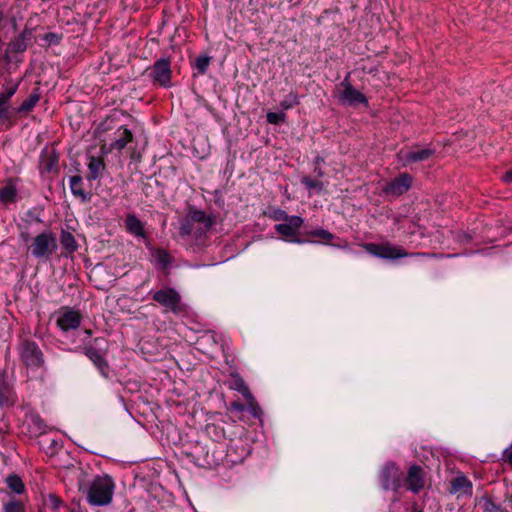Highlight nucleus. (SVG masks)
Masks as SVG:
<instances>
[{
	"label": "nucleus",
	"mask_w": 512,
	"mask_h": 512,
	"mask_svg": "<svg viewBox=\"0 0 512 512\" xmlns=\"http://www.w3.org/2000/svg\"><path fill=\"white\" fill-rule=\"evenodd\" d=\"M114 482L109 476H97L86 490L87 501L94 506H105L111 503Z\"/></svg>",
	"instance_id": "f257e3e1"
},
{
	"label": "nucleus",
	"mask_w": 512,
	"mask_h": 512,
	"mask_svg": "<svg viewBox=\"0 0 512 512\" xmlns=\"http://www.w3.org/2000/svg\"><path fill=\"white\" fill-rule=\"evenodd\" d=\"M17 350L21 362L27 369L38 370L44 367V354L35 341L26 338L21 339Z\"/></svg>",
	"instance_id": "f03ea898"
},
{
	"label": "nucleus",
	"mask_w": 512,
	"mask_h": 512,
	"mask_svg": "<svg viewBox=\"0 0 512 512\" xmlns=\"http://www.w3.org/2000/svg\"><path fill=\"white\" fill-rule=\"evenodd\" d=\"M363 248L371 255L388 260H394L410 256L402 247L394 246L389 242L385 243H365ZM425 253H414L411 256H425Z\"/></svg>",
	"instance_id": "7ed1b4c3"
},
{
	"label": "nucleus",
	"mask_w": 512,
	"mask_h": 512,
	"mask_svg": "<svg viewBox=\"0 0 512 512\" xmlns=\"http://www.w3.org/2000/svg\"><path fill=\"white\" fill-rule=\"evenodd\" d=\"M152 299L164 307L166 311L174 314H181L186 311V306L182 303L180 293L172 287L155 291Z\"/></svg>",
	"instance_id": "20e7f679"
},
{
	"label": "nucleus",
	"mask_w": 512,
	"mask_h": 512,
	"mask_svg": "<svg viewBox=\"0 0 512 512\" xmlns=\"http://www.w3.org/2000/svg\"><path fill=\"white\" fill-rule=\"evenodd\" d=\"M106 339L95 338L92 343L84 347L85 355L94 363L100 373L107 377L109 374V365L105 359L107 353Z\"/></svg>",
	"instance_id": "39448f33"
},
{
	"label": "nucleus",
	"mask_w": 512,
	"mask_h": 512,
	"mask_svg": "<svg viewBox=\"0 0 512 512\" xmlns=\"http://www.w3.org/2000/svg\"><path fill=\"white\" fill-rule=\"evenodd\" d=\"M31 253L35 258H48L57 249V241L51 231L38 234L30 245Z\"/></svg>",
	"instance_id": "423d86ee"
},
{
	"label": "nucleus",
	"mask_w": 512,
	"mask_h": 512,
	"mask_svg": "<svg viewBox=\"0 0 512 512\" xmlns=\"http://www.w3.org/2000/svg\"><path fill=\"white\" fill-rule=\"evenodd\" d=\"M59 153L53 146H45L39 155L38 169L42 177H53L59 172Z\"/></svg>",
	"instance_id": "0eeeda50"
},
{
	"label": "nucleus",
	"mask_w": 512,
	"mask_h": 512,
	"mask_svg": "<svg viewBox=\"0 0 512 512\" xmlns=\"http://www.w3.org/2000/svg\"><path fill=\"white\" fill-rule=\"evenodd\" d=\"M149 77L153 84L164 88L171 87L172 70L169 58H160L150 68Z\"/></svg>",
	"instance_id": "6e6552de"
},
{
	"label": "nucleus",
	"mask_w": 512,
	"mask_h": 512,
	"mask_svg": "<svg viewBox=\"0 0 512 512\" xmlns=\"http://www.w3.org/2000/svg\"><path fill=\"white\" fill-rule=\"evenodd\" d=\"M380 481L384 490L397 491L402 486L403 472L395 463H387L381 470Z\"/></svg>",
	"instance_id": "1a4fd4ad"
},
{
	"label": "nucleus",
	"mask_w": 512,
	"mask_h": 512,
	"mask_svg": "<svg viewBox=\"0 0 512 512\" xmlns=\"http://www.w3.org/2000/svg\"><path fill=\"white\" fill-rule=\"evenodd\" d=\"M304 220L302 217L292 215L286 222L275 225V231L285 239H289L292 242L304 243L306 240L295 238L299 234V229L303 225Z\"/></svg>",
	"instance_id": "9d476101"
},
{
	"label": "nucleus",
	"mask_w": 512,
	"mask_h": 512,
	"mask_svg": "<svg viewBox=\"0 0 512 512\" xmlns=\"http://www.w3.org/2000/svg\"><path fill=\"white\" fill-rule=\"evenodd\" d=\"M350 73L346 75L344 80L340 83L342 91L340 93V101L344 104L357 105V104H368L366 96L355 89L349 81Z\"/></svg>",
	"instance_id": "9b49d317"
},
{
	"label": "nucleus",
	"mask_w": 512,
	"mask_h": 512,
	"mask_svg": "<svg viewBox=\"0 0 512 512\" xmlns=\"http://www.w3.org/2000/svg\"><path fill=\"white\" fill-rule=\"evenodd\" d=\"M412 182L413 178L410 174L401 173L385 185L383 192L387 195L401 196L411 188Z\"/></svg>",
	"instance_id": "f8f14e48"
},
{
	"label": "nucleus",
	"mask_w": 512,
	"mask_h": 512,
	"mask_svg": "<svg viewBox=\"0 0 512 512\" xmlns=\"http://www.w3.org/2000/svg\"><path fill=\"white\" fill-rule=\"evenodd\" d=\"M59 313L57 325L61 330H75L80 326L82 316L79 311L71 307H62Z\"/></svg>",
	"instance_id": "ddd939ff"
},
{
	"label": "nucleus",
	"mask_w": 512,
	"mask_h": 512,
	"mask_svg": "<svg viewBox=\"0 0 512 512\" xmlns=\"http://www.w3.org/2000/svg\"><path fill=\"white\" fill-rule=\"evenodd\" d=\"M249 455V450L241 441H231L227 447L225 462L227 465H236L242 463Z\"/></svg>",
	"instance_id": "4468645a"
},
{
	"label": "nucleus",
	"mask_w": 512,
	"mask_h": 512,
	"mask_svg": "<svg viewBox=\"0 0 512 512\" xmlns=\"http://www.w3.org/2000/svg\"><path fill=\"white\" fill-rule=\"evenodd\" d=\"M434 153L435 150L431 148L420 149L419 147H413L406 152L400 151L398 156L403 162V165L406 166L411 163L426 161L431 158Z\"/></svg>",
	"instance_id": "2eb2a0df"
},
{
	"label": "nucleus",
	"mask_w": 512,
	"mask_h": 512,
	"mask_svg": "<svg viewBox=\"0 0 512 512\" xmlns=\"http://www.w3.org/2000/svg\"><path fill=\"white\" fill-rule=\"evenodd\" d=\"M424 476V470L421 466H410L405 478L407 489L415 494L419 493L425 486Z\"/></svg>",
	"instance_id": "dca6fc26"
},
{
	"label": "nucleus",
	"mask_w": 512,
	"mask_h": 512,
	"mask_svg": "<svg viewBox=\"0 0 512 512\" xmlns=\"http://www.w3.org/2000/svg\"><path fill=\"white\" fill-rule=\"evenodd\" d=\"M116 134L117 138L109 145L107 150L105 145L101 147V152L103 154L110 153L113 150L122 151L134 138L132 131L122 126L117 130Z\"/></svg>",
	"instance_id": "f3484780"
},
{
	"label": "nucleus",
	"mask_w": 512,
	"mask_h": 512,
	"mask_svg": "<svg viewBox=\"0 0 512 512\" xmlns=\"http://www.w3.org/2000/svg\"><path fill=\"white\" fill-rule=\"evenodd\" d=\"M233 377H234V382H233V385L231 386V388L236 390V391H238L239 393H241L243 395V397L248 402V405L250 407L251 413L254 416H258V411L260 409H259V407L257 405V402H256L254 396L250 392L249 387L246 385L244 380L239 375H236V376H233Z\"/></svg>",
	"instance_id": "a211bd4d"
},
{
	"label": "nucleus",
	"mask_w": 512,
	"mask_h": 512,
	"mask_svg": "<svg viewBox=\"0 0 512 512\" xmlns=\"http://www.w3.org/2000/svg\"><path fill=\"white\" fill-rule=\"evenodd\" d=\"M41 92L39 88L33 89L30 95L18 106L14 107L16 119L30 113L40 101Z\"/></svg>",
	"instance_id": "6ab92c4d"
},
{
	"label": "nucleus",
	"mask_w": 512,
	"mask_h": 512,
	"mask_svg": "<svg viewBox=\"0 0 512 512\" xmlns=\"http://www.w3.org/2000/svg\"><path fill=\"white\" fill-rule=\"evenodd\" d=\"M186 216L199 227L200 234H204L213 225L212 219L204 211L190 209Z\"/></svg>",
	"instance_id": "aec40b11"
},
{
	"label": "nucleus",
	"mask_w": 512,
	"mask_h": 512,
	"mask_svg": "<svg viewBox=\"0 0 512 512\" xmlns=\"http://www.w3.org/2000/svg\"><path fill=\"white\" fill-rule=\"evenodd\" d=\"M16 114L11 102L0 97V125H6L7 128L16 123Z\"/></svg>",
	"instance_id": "412c9836"
},
{
	"label": "nucleus",
	"mask_w": 512,
	"mask_h": 512,
	"mask_svg": "<svg viewBox=\"0 0 512 512\" xmlns=\"http://www.w3.org/2000/svg\"><path fill=\"white\" fill-rule=\"evenodd\" d=\"M88 160V174L86 175V179L92 181L100 178L106 169L103 157L89 156Z\"/></svg>",
	"instance_id": "4be33fe9"
},
{
	"label": "nucleus",
	"mask_w": 512,
	"mask_h": 512,
	"mask_svg": "<svg viewBox=\"0 0 512 512\" xmlns=\"http://www.w3.org/2000/svg\"><path fill=\"white\" fill-rule=\"evenodd\" d=\"M83 178L80 175L70 177V190L74 197L80 199L82 203L91 200L92 194L83 189Z\"/></svg>",
	"instance_id": "5701e85b"
},
{
	"label": "nucleus",
	"mask_w": 512,
	"mask_h": 512,
	"mask_svg": "<svg viewBox=\"0 0 512 512\" xmlns=\"http://www.w3.org/2000/svg\"><path fill=\"white\" fill-rule=\"evenodd\" d=\"M450 493H461L464 495H472V483L464 475H458L451 480Z\"/></svg>",
	"instance_id": "b1692460"
},
{
	"label": "nucleus",
	"mask_w": 512,
	"mask_h": 512,
	"mask_svg": "<svg viewBox=\"0 0 512 512\" xmlns=\"http://www.w3.org/2000/svg\"><path fill=\"white\" fill-rule=\"evenodd\" d=\"M126 230L137 237H145L144 225L135 214H128L125 219Z\"/></svg>",
	"instance_id": "393cba45"
},
{
	"label": "nucleus",
	"mask_w": 512,
	"mask_h": 512,
	"mask_svg": "<svg viewBox=\"0 0 512 512\" xmlns=\"http://www.w3.org/2000/svg\"><path fill=\"white\" fill-rule=\"evenodd\" d=\"M31 33L25 29L19 36L15 37L8 44V48L13 53H21L27 49V41L30 38Z\"/></svg>",
	"instance_id": "a878e982"
},
{
	"label": "nucleus",
	"mask_w": 512,
	"mask_h": 512,
	"mask_svg": "<svg viewBox=\"0 0 512 512\" xmlns=\"http://www.w3.org/2000/svg\"><path fill=\"white\" fill-rule=\"evenodd\" d=\"M43 506L48 512H64L67 505L55 494H49L43 500Z\"/></svg>",
	"instance_id": "bb28decb"
},
{
	"label": "nucleus",
	"mask_w": 512,
	"mask_h": 512,
	"mask_svg": "<svg viewBox=\"0 0 512 512\" xmlns=\"http://www.w3.org/2000/svg\"><path fill=\"white\" fill-rule=\"evenodd\" d=\"M16 195V185L11 179H9L5 186L0 189V202L4 204L12 203L16 200Z\"/></svg>",
	"instance_id": "cd10ccee"
},
{
	"label": "nucleus",
	"mask_w": 512,
	"mask_h": 512,
	"mask_svg": "<svg viewBox=\"0 0 512 512\" xmlns=\"http://www.w3.org/2000/svg\"><path fill=\"white\" fill-rule=\"evenodd\" d=\"M179 235L181 237H186L190 235L200 237L202 234H200L199 227L195 223H193L187 216H185L180 221Z\"/></svg>",
	"instance_id": "c85d7f7f"
},
{
	"label": "nucleus",
	"mask_w": 512,
	"mask_h": 512,
	"mask_svg": "<svg viewBox=\"0 0 512 512\" xmlns=\"http://www.w3.org/2000/svg\"><path fill=\"white\" fill-rule=\"evenodd\" d=\"M152 255L161 269H167L173 261V257L164 249H155Z\"/></svg>",
	"instance_id": "c756f323"
},
{
	"label": "nucleus",
	"mask_w": 512,
	"mask_h": 512,
	"mask_svg": "<svg viewBox=\"0 0 512 512\" xmlns=\"http://www.w3.org/2000/svg\"><path fill=\"white\" fill-rule=\"evenodd\" d=\"M61 245L69 252H74L78 245L72 233L63 230L60 236Z\"/></svg>",
	"instance_id": "7c9ffc66"
},
{
	"label": "nucleus",
	"mask_w": 512,
	"mask_h": 512,
	"mask_svg": "<svg viewBox=\"0 0 512 512\" xmlns=\"http://www.w3.org/2000/svg\"><path fill=\"white\" fill-rule=\"evenodd\" d=\"M8 487L15 493L21 494L24 492L25 486L21 478L17 475H10L6 479Z\"/></svg>",
	"instance_id": "2f4dec72"
},
{
	"label": "nucleus",
	"mask_w": 512,
	"mask_h": 512,
	"mask_svg": "<svg viewBox=\"0 0 512 512\" xmlns=\"http://www.w3.org/2000/svg\"><path fill=\"white\" fill-rule=\"evenodd\" d=\"M301 183L308 190H315L317 192H321L324 189V183L319 179H312L310 176H303L301 178Z\"/></svg>",
	"instance_id": "473e14b6"
},
{
	"label": "nucleus",
	"mask_w": 512,
	"mask_h": 512,
	"mask_svg": "<svg viewBox=\"0 0 512 512\" xmlns=\"http://www.w3.org/2000/svg\"><path fill=\"white\" fill-rule=\"evenodd\" d=\"M4 512H26L24 504L15 499L11 498L3 504Z\"/></svg>",
	"instance_id": "72a5a7b5"
},
{
	"label": "nucleus",
	"mask_w": 512,
	"mask_h": 512,
	"mask_svg": "<svg viewBox=\"0 0 512 512\" xmlns=\"http://www.w3.org/2000/svg\"><path fill=\"white\" fill-rule=\"evenodd\" d=\"M299 104V98L297 93L290 92L280 103V106L284 110H288Z\"/></svg>",
	"instance_id": "f704fd0d"
},
{
	"label": "nucleus",
	"mask_w": 512,
	"mask_h": 512,
	"mask_svg": "<svg viewBox=\"0 0 512 512\" xmlns=\"http://www.w3.org/2000/svg\"><path fill=\"white\" fill-rule=\"evenodd\" d=\"M307 235L310 237L320 238L327 243L334 239V235L325 229H315L307 232Z\"/></svg>",
	"instance_id": "c9c22d12"
},
{
	"label": "nucleus",
	"mask_w": 512,
	"mask_h": 512,
	"mask_svg": "<svg viewBox=\"0 0 512 512\" xmlns=\"http://www.w3.org/2000/svg\"><path fill=\"white\" fill-rule=\"evenodd\" d=\"M20 81L10 82L8 86L5 87V90L0 93V97L6 99L11 102L12 97L16 94Z\"/></svg>",
	"instance_id": "e433bc0d"
},
{
	"label": "nucleus",
	"mask_w": 512,
	"mask_h": 512,
	"mask_svg": "<svg viewBox=\"0 0 512 512\" xmlns=\"http://www.w3.org/2000/svg\"><path fill=\"white\" fill-rule=\"evenodd\" d=\"M210 57L208 56H198L195 60V67L200 74H204L209 66Z\"/></svg>",
	"instance_id": "4c0bfd02"
},
{
	"label": "nucleus",
	"mask_w": 512,
	"mask_h": 512,
	"mask_svg": "<svg viewBox=\"0 0 512 512\" xmlns=\"http://www.w3.org/2000/svg\"><path fill=\"white\" fill-rule=\"evenodd\" d=\"M266 119H267L268 123H270V124L279 125V124L285 122L286 114L282 113V112H280V113L268 112L266 114Z\"/></svg>",
	"instance_id": "58836bf2"
},
{
	"label": "nucleus",
	"mask_w": 512,
	"mask_h": 512,
	"mask_svg": "<svg viewBox=\"0 0 512 512\" xmlns=\"http://www.w3.org/2000/svg\"><path fill=\"white\" fill-rule=\"evenodd\" d=\"M291 216L286 213V211L282 209H274L271 214L270 218L274 221H282L286 222Z\"/></svg>",
	"instance_id": "ea45409f"
},
{
	"label": "nucleus",
	"mask_w": 512,
	"mask_h": 512,
	"mask_svg": "<svg viewBox=\"0 0 512 512\" xmlns=\"http://www.w3.org/2000/svg\"><path fill=\"white\" fill-rule=\"evenodd\" d=\"M31 420H32L33 425L36 427V431L39 434H42V433L45 432L46 425H45V423L43 422V420L39 416H33L31 418Z\"/></svg>",
	"instance_id": "a19ab883"
},
{
	"label": "nucleus",
	"mask_w": 512,
	"mask_h": 512,
	"mask_svg": "<svg viewBox=\"0 0 512 512\" xmlns=\"http://www.w3.org/2000/svg\"><path fill=\"white\" fill-rule=\"evenodd\" d=\"M503 460L512 467V446L504 450Z\"/></svg>",
	"instance_id": "79ce46f5"
},
{
	"label": "nucleus",
	"mask_w": 512,
	"mask_h": 512,
	"mask_svg": "<svg viewBox=\"0 0 512 512\" xmlns=\"http://www.w3.org/2000/svg\"><path fill=\"white\" fill-rule=\"evenodd\" d=\"M229 408H230V410H234L237 412H243L245 410V405L240 402L233 401L230 403Z\"/></svg>",
	"instance_id": "37998d69"
},
{
	"label": "nucleus",
	"mask_w": 512,
	"mask_h": 512,
	"mask_svg": "<svg viewBox=\"0 0 512 512\" xmlns=\"http://www.w3.org/2000/svg\"><path fill=\"white\" fill-rule=\"evenodd\" d=\"M45 39L49 42H55V43H58V36L55 34V33H47L45 35Z\"/></svg>",
	"instance_id": "c03bdc74"
},
{
	"label": "nucleus",
	"mask_w": 512,
	"mask_h": 512,
	"mask_svg": "<svg viewBox=\"0 0 512 512\" xmlns=\"http://www.w3.org/2000/svg\"><path fill=\"white\" fill-rule=\"evenodd\" d=\"M502 180L505 183H511L512 182V170L507 171L503 176Z\"/></svg>",
	"instance_id": "a18cd8bd"
},
{
	"label": "nucleus",
	"mask_w": 512,
	"mask_h": 512,
	"mask_svg": "<svg viewBox=\"0 0 512 512\" xmlns=\"http://www.w3.org/2000/svg\"><path fill=\"white\" fill-rule=\"evenodd\" d=\"M314 174L317 178H322L324 176V171L320 166L314 167Z\"/></svg>",
	"instance_id": "49530a36"
},
{
	"label": "nucleus",
	"mask_w": 512,
	"mask_h": 512,
	"mask_svg": "<svg viewBox=\"0 0 512 512\" xmlns=\"http://www.w3.org/2000/svg\"><path fill=\"white\" fill-rule=\"evenodd\" d=\"M323 163H324V158H323V157H321V156H316V157L314 158V165H315V166H320V167H321V165H322Z\"/></svg>",
	"instance_id": "de8ad7c7"
},
{
	"label": "nucleus",
	"mask_w": 512,
	"mask_h": 512,
	"mask_svg": "<svg viewBox=\"0 0 512 512\" xmlns=\"http://www.w3.org/2000/svg\"><path fill=\"white\" fill-rule=\"evenodd\" d=\"M20 236L25 243H28L30 241V235L28 232L22 231Z\"/></svg>",
	"instance_id": "09e8293b"
},
{
	"label": "nucleus",
	"mask_w": 512,
	"mask_h": 512,
	"mask_svg": "<svg viewBox=\"0 0 512 512\" xmlns=\"http://www.w3.org/2000/svg\"><path fill=\"white\" fill-rule=\"evenodd\" d=\"M4 20V11L0 8V24Z\"/></svg>",
	"instance_id": "8fccbe9b"
},
{
	"label": "nucleus",
	"mask_w": 512,
	"mask_h": 512,
	"mask_svg": "<svg viewBox=\"0 0 512 512\" xmlns=\"http://www.w3.org/2000/svg\"><path fill=\"white\" fill-rule=\"evenodd\" d=\"M219 460H220V459H214V460H213V464H218V461H219Z\"/></svg>",
	"instance_id": "3c124183"
},
{
	"label": "nucleus",
	"mask_w": 512,
	"mask_h": 512,
	"mask_svg": "<svg viewBox=\"0 0 512 512\" xmlns=\"http://www.w3.org/2000/svg\"><path fill=\"white\" fill-rule=\"evenodd\" d=\"M107 122H108V119H105V121H104V123H102V125L107 124Z\"/></svg>",
	"instance_id": "603ef678"
},
{
	"label": "nucleus",
	"mask_w": 512,
	"mask_h": 512,
	"mask_svg": "<svg viewBox=\"0 0 512 512\" xmlns=\"http://www.w3.org/2000/svg\"><path fill=\"white\" fill-rule=\"evenodd\" d=\"M510 501L512 502V495L510 496Z\"/></svg>",
	"instance_id": "864d4df0"
}]
</instances>
